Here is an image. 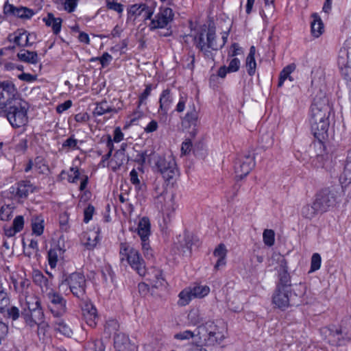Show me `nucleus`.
<instances>
[{
	"label": "nucleus",
	"mask_w": 351,
	"mask_h": 351,
	"mask_svg": "<svg viewBox=\"0 0 351 351\" xmlns=\"http://www.w3.org/2000/svg\"><path fill=\"white\" fill-rule=\"evenodd\" d=\"M318 140L317 142L313 143L315 154L311 156V164L316 168L324 167L325 162L328 158L322 139Z\"/></svg>",
	"instance_id": "22"
},
{
	"label": "nucleus",
	"mask_w": 351,
	"mask_h": 351,
	"mask_svg": "<svg viewBox=\"0 0 351 351\" xmlns=\"http://www.w3.org/2000/svg\"><path fill=\"white\" fill-rule=\"evenodd\" d=\"M58 288L65 295L72 294L74 298L80 301H84L86 298L87 282L82 272L74 271L64 274L58 284Z\"/></svg>",
	"instance_id": "2"
},
{
	"label": "nucleus",
	"mask_w": 351,
	"mask_h": 351,
	"mask_svg": "<svg viewBox=\"0 0 351 351\" xmlns=\"http://www.w3.org/2000/svg\"><path fill=\"white\" fill-rule=\"evenodd\" d=\"M43 21L47 27L51 28L54 35L57 36L60 33L63 23L62 18L56 17L52 12H48L43 19Z\"/></svg>",
	"instance_id": "29"
},
{
	"label": "nucleus",
	"mask_w": 351,
	"mask_h": 351,
	"mask_svg": "<svg viewBox=\"0 0 351 351\" xmlns=\"http://www.w3.org/2000/svg\"><path fill=\"white\" fill-rule=\"evenodd\" d=\"M106 6L108 10L114 11L117 12L119 17L123 15L124 10V5L117 2L115 0H106Z\"/></svg>",
	"instance_id": "49"
},
{
	"label": "nucleus",
	"mask_w": 351,
	"mask_h": 351,
	"mask_svg": "<svg viewBox=\"0 0 351 351\" xmlns=\"http://www.w3.org/2000/svg\"><path fill=\"white\" fill-rule=\"evenodd\" d=\"M114 111V109L109 106L106 101H103L96 104L93 113L95 117H99Z\"/></svg>",
	"instance_id": "43"
},
{
	"label": "nucleus",
	"mask_w": 351,
	"mask_h": 351,
	"mask_svg": "<svg viewBox=\"0 0 351 351\" xmlns=\"http://www.w3.org/2000/svg\"><path fill=\"white\" fill-rule=\"evenodd\" d=\"M145 88L144 90L138 95L137 104L138 107L141 108L142 105L146 104V101L149 96H150L152 90L153 89V85L152 84H145Z\"/></svg>",
	"instance_id": "50"
},
{
	"label": "nucleus",
	"mask_w": 351,
	"mask_h": 351,
	"mask_svg": "<svg viewBox=\"0 0 351 351\" xmlns=\"http://www.w3.org/2000/svg\"><path fill=\"white\" fill-rule=\"evenodd\" d=\"M173 98L171 90L169 88L164 89L159 97L158 113L166 115L173 103Z\"/></svg>",
	"instance_id": "28"
},
{
	"label": "nucleus",
	"mask_w": 351,
	"mask_h": 351,
	"mask_svg": "<svg viewBox=\"0 0 351 351\" xmlns=\"http://www.w3.org/2000/svg\"><path fill=\"white\" fill-rule=\"evenodd\" d=\"M3 112L8 122L14 128H19L28 123L27 109L21 103L4 107Z\"/></svg>",
	"instance_id": "8"
},
{
	"label": "nucleus",
	"mask_w": 351,
	"mask_h": 351,
	"mask_svg": "<svg viewBox=\"0 0 351 351\" xmlns=\"http://www.w3.org/2000/svg\"><path fill=\"white\" fill-rule=\"evenodd\" d=\"M95 212V207L92 204H88L84 210L83 221L85 223H88L90 220H92Z\"/></svg>",
	"instance_id": "64"
},
{
	"label": "nucleus",
	"mask_w": 351,
	"mask_h": 351,
	"mask_svg": "<svg viewBox=\"0 0 351 351\" xmlns=\"http://www.w3.org/2000/svg\"><path fill=\"white\" fill-rule=\"evenodd\" d=\"M179 300L178 304L180 306H185L188 305L191 301L195 298L193 297V293L191 290V287H187L182 289L178 294Z\"/></svg>",
	"instance_id": "37"
},
{
	"label": "nucleus",
	"mask_w": 351,
	"mask_h": 351,
	"mask_svg": "<svg viewBox=\"0 0 351 351\" xmlns=\"http://www.w3.org/2000/svg\"><path fill=\"white\" fill-rule=\"evenodd\" d=\"M191 290L193 293V297L195 298H202L206 296L210 293V287L207 285H202L200 284H195L191 287Z\"/></svg>",
	"instance_id": "46"
},
{
	"label": "nucleus",
	"mask_w": 351,
	"mask_h": 351,
	"mask_svg": "<svg viewBox=\"0 0 351 351\" xmlns=\"http://www.w3.org/2000/svg\"><path fill=\"white\" fill-rule=\"evenodd\" d=\"M119 256L121 262L123 264L126 263L139 276H145V262L138 250L131 247L127 243H121Z\"/></svg>",
	"instance_id": "3"
},
{
	"label": "nucleus",
	"mask_w": 351,
	"mask_h": 351,
	"mask_svg": "<svg viewBox=\"0 0 351 351\" xmlns=\"http://www.w3.org/2000/svg\"><path fill=\"white\" fill-rule=\"evenodd\" d=\"M342 176L346 181L351 182V149L348 152Z\"/></svg>",
	"instance_id": "52"
},
{
	"label": "nucleus",
	"mask_w": 351,
	"mask_h": 351,
	"mask_svg": "<svg viewBox=\"0 0 351 351\" xmlns=\"http://www.w3.org/2000/svg\"><path fill=\"white\" fill-rule=\"evenodd\" d=\"M34 170L38 174H47L49 171V165L45 158L38 156L34 158Z\"/></svg>",
	"instance_id": "39"
},
{
	"label": "nucleus",
	"mask_w": 351,
	"mask_h": 351,
	"mask_svg": "<svg viewBox=\"0 0 351 351\" xmlns=\"http://www.w3.org/2000/svg\"><path fill=\"white\" fill-rule=\"evenodd\" d=\"M46 298L47 308L54 317H60L66 313L67 300L60 292L51 289L46 293Z\"/></svg>",
	"instance_id": "12"
},
{
	"label": "nucleus",
	"mask_w": 351,
	"mask_h": 351,
	"mask_svg": "<svg viewBox=\"0 0 351 351\" xmlns=\"http://www.w3.org/2000/svg\"><path fill=\"white\" fill-rule=\"evenodd\" d=\"M26 307L21 311V316L30 328L40 326L45 322V314L41 302L37 297L26 300Z\"/></svg>",
	"instance_id": "5"
},
{
	"label": "nucleus",
	"mask_w": 351,
	"mask_h": 351,
	"mask_svg": "<svg viewBox=\"0 0 351 351\" xmlns=\"http://www.w3.org/2000/svg\"><path fill=\"white\" fill-rule=\"evenodd\" d=\"M144 116V112L141 110V108L138 107V104L136 103V108L133 112L128 116L130 119L129 124L130 125H135L137 121H138L141 119H142Z\"/></svg>",
	"instance_id": "53"
},
{
	"label": "nucleus",
	"mask_w": 351,
	"mask_h": 351,
	"mask_svg": "<svg viewBox=\"0 0 351 351\" xmlns=\"http://www.w3.org/2000/svg\"><path fill=\"white\" fill-rule=\"evenodd\" d=\"M311 16L313 18L311 23V34L314 37L318 38L323 32L324 24L317 13H313Z\"/></svg>",
	"instance_id": "36"
},
{
	"label": "nucleus",
	"mask_w": 351,
	"mask_h": 351,
	"mask_svg": "<svg viewBox=\"0 0 351 351\" xmlns=\"http://www.w3.org/2000/svg\"><path fill=\"white\" fill-rule=\"evenodd\" d=\"M338 58L342 65L351 60V38L346 40L343 46L340 49Z\"/></svg>",
	"instance_id": "35"
},
{
	"label": "nucleus",
	"mask_w": 351,
	"mask_h": 351,
	"mask_svg": "<svg viewBox=\"0 0 351 351\" xmlns=\"http://www.w3.org/2000/svg\"><path fill=\"white\" fill-rule=\"evenodd\" d=\"M188 320L193 326H198V334L207 336L209 339L216 335L217 326L213 322H207L205 324L199 326L202 322V317L198 309H192L188 314Z\"/></svg>",
	"instance_id": "14"
},
{
	"label": "nucleus",
	"mask_w": 351,
	"mask_h": 351,
	"mask_svg": "<svg viewBox=\"0 0 351 351\" xmlns=\"http://www.w3.org/2000/svg\"><path fill=\"white\" fill-rule=\"evenodd\" d=\"M77 143V139L74 138V135H71V136H69L65 141H63L62 147L64 149L69 148L72 150H75L79 149Z\"/></svg>",
	"instance_id": "60"
},
{
	"label": "nucleus",
	"mask_w": 351,
	"mask_h": 351,
	"mask_svg": "<svg viewBox=\"0 0 351 351\" xmlns=\"http://www.w3.org/2000/svg\"><path fill=\"white\" fill-rule=\"evenodd\" d=\"M31 34L23 29H17L13 35L10 34L8 39L13 42L15 45L20 47H31L33 42L29 41Z\"/></svg>",
	"instance_id": "24"
},
{
	"label": "nucleus",
	"mask_w": 351,
	"mask_h": 351,
	"mask_svg": "<svg viewBox=\"0 0 351 351\" xmlns=\"http://www.w3.org/2000/svg\"><path fill=\"white\" fill-rule=\"evenodd\" d=\"M275 12V6L274 3L265 2V5L261 11L263 18L267 19L271 17Z\"/></svg>",
	"instance_id": "54"
},
{
	"label": "nucleus",
	"mask_w": 351,
	"mask_h": 351,
	"mask_svg": "<svg viewBox=\"0 0 351 351\" xmlns=\"http://www.w3.org/2000/svg\"><path fill=\"white\" fill-rule=\"evenodd\" d=\"M149 237L141 238L142 250L146 258L153 257V250L152 249L149 243Z\"/></svg>",
	"instance_id": "51"
},
{
	"label": "nucleus",
	"mask_w": 351,
	"mask_h": 351,
	"mask_svg": "<svg viewBox=\"0 0 351 351\" xmlns=\"http://www.w3.org/2000/svg\"><path fill=\"white\" fill-rule=\"evenodd\" d=\"M35 14L34 10L27 7L19 6L15 14V16L23 20H29Z\"/></svg>",
	"instance_id": "47"
},
{
	"label": "nucleus",
	"mask_w": 351,
	"mask_h": 351,
	"mask_svg": "<svg viewBox=\"0 0 351 351\" xmlns=\"http://www.w3.org/2000/svg\"><path fill=\"white\" fill-rule=\"evenodd\" d=\"M331 107L325 97H315L311 108L310 123L312 132L317 139L324 138L329 128Z\"/></svg>",
	"instance_id": "1"
},
{
	"label": "nucleus",
	"mask_w": 351,
	"mask_h": 351,
	"mask_svg": "<svg viewBox=\"0 0 351 351\" xmlns=\"http://www.w3.org/2000/svg\"><path fill=\"white\" fill-rule=\"evenodd\" d=\"M255 165L254 157L251 154L241 156L234 164L236 178L243 179L250 173Z\"/></svg>",
	"instance_id": "18"
},
{
	"label": "nucleus",
	"mask_w": 351,
	"mask_h": 351,
	"mask_svg": "<svg viewBox=\"0 0 351 351\" xmlns=\"http://www.w3.org/2000/svg\"><path fill=\"white\" fill-rule=\"evenodd\" d=\"M47 274L49 275V278L46 277L43 273L38 269L34 270L32 274L34 283L38 286L43 292H45L46 293L51 289H53L52 288L53 276L48 271Z\"/></svg>",
	"instance_id": "21"
},
{
	"label": "nucleus",
	"mask_w": 351,
	"mask_h": 351,
	"mask_svg": "<svg viewBox=\"0 0 351 351\" xmlns=\"http://www.w3.org/2000/svg\"><path fill=\"white\" fill-rule=\"evenodd\" d=\"M295 69V65L294 64H290L285 66L280 72L279 76V81L278 84V87H281L285 80L289 79V80L292 81L293 79L290 76V74Z\"/></svg>",
	"instance_id": "44"
},
{
	"label": "nucleus",
	"mask_w": 351,
	"mask_h": 351,
	"mask_svg": "<svg viewBox=\"0 0 351 351\" xmlns=\"http://www.w3.org/2000/svg\"><path fill=\"white\" fill-rule=\"evenodd\" d=\"M337 63L341 70L342 75L348 80H351V60L348 63L342 65L340 62V58H338Z\"/></svg>",
	"instance_id": "58"
},
{
	"label": "nucleus",
	"mask_w": 351,
	"mask_h": 351,
	"mask_svg": "<svg viewBox=\"0 0 351 351\" xmlns=\"http://www.w3.org/2000/svg\"><path fill=\"white\" fill-rule=\"evenodd\" d=\"M64 174L67 175V181L69 183L76 184L80 180L79 191L83 192L86 190L89 182V178L86 174H81L80 168L77 166H71L69 171L62 170L60 175V180L64 179L62 176Z\"/></svg>",
	"instance_id": "17"
},
{
	"label": "nucleus",
	"mask_w": 351,
	"mask_h": 351,
	"mask_svg": "<svg viewBox=\"0 0 351 351\" xmlns=\"http://www.w3.org/2000/svg\"><path fill=\"white\" fill-rule=\"evenodd\" d=\"M315 202L321 213L326 212L337 202V193L332 188H325L316 194Z\"/></svg>",
	"instance_id": "16"
},
{
	"label": "nucleus",
	"mask_w": 351,
	"mask_h": 351,
	"mask_svg": "<svg viewBox=\"0 0 351 351\" xmlns=\"http://www.w3.org/2000/svg\"><path fill=\"white\" fill-rule=\"evenodd\" d=\"M157 190L156 188V195H154L155 204L162 213L164 220L170 221L176 208L174 195H169L167 190L163 187L159 192Z\"/></svg>",
	"instance_id": "7"
},
{
	"label": "nucleus",
	"mask_w": 351,
	"mask_h": 351,
	"mask_svg": "<svg viewBox=\"0 0 351 351\" xmlns=\"http://www.w3.org/2000/svg\"><path fill=\"white\" fill-rule=\"evenodd\" d=\"M201 242L196 235L185 233L183 241H180V247L184 254L191 255L193 250L198 248Z\"/></svg>",
	"instance_id": "23"
},
{
	"label": "nucleus",
	"mask_w": 351,
	"mask_h": 351,
	"mask_svg": "<svg viewBox=\"0 0 351 351\" xmlns=\"http://www.w3.org/2000/svg\"><path fill=\"white\" fill-rule=\"evenodd\" d=\"M193 42L195 47L204 52L205 56L213 58L212 51H217L214 28L206 25L200 27L195 33Z\"/></svg>",
	"instance_id": "4"
},
{
	"label": "nucleus",
	"mask_w": 351,
	"mask_h": 351,
	"mask_svg": "<svg viewBox=\"0 0 351 351\" xmlns=\"http://www.w3.org/2000/svg\"><path fill=\"white\" fill-rule=\"evenodd\" d=\"M86 351H104L105 346L101 339L88 341L85 346Z\"/></svg>",
	"instance_id": "48"
},
{
	"label": "nucleus",
	"mask_w": 351,
	"mask_h": 351,
	"mask_svg": "<svg viewBox=\"0 0 351 351\" xmlns=\"http://www.w3.org/2000/svg\"><path fill=\"white\" fill-rule=\"evenodd\" d=\"M188 95L186 94L182 93L180 94L179 96L178 102L176 106L175 110L178 112L181 113L183 112L186 108V104L188 101Z\"/></svg>",
	"instance_id": "62"
},
{
	"label": "nucleus",
	"mask_w": 351,
	"mask_h": 351,
	"mask_svg": "<svg viewBox=\"0 0 351 351\" xmlns=\"http://www.w3.org/2000/svg\"><path fill=\"white\" fill-rule=\"evenodd\" d=\"M128 341V337L124 334H117L114 337V346L118 350H121V346L126 343Z\"/></svg>",
	"instance_id": "57"
},
{
	"label": "nucleus",
	"mask_w": 351,
	"mask_h": 351,
	"mask_svg": "<svg viewBox=\"0 0 351 351\" xmlns=\"http://www.w3.org/2000/svg\"><path fill=\"white\" fill-rule=\"evenodd\" d=\"M62 254V249L56 245L51 247L47 252V261L51 269H55L57 266L58 258Z\"/></svg>",
	"instance_id": "34"
},
{
	"label": "nucleus",
	"mask_w": 351,
	"mask_h": 351,
	"mask_svg": "<svg viewBox=\"0 0 351 351\" xmlns=\"http://www.w3.org/2000/svg\"><path fill=\"white\" fill-rule=\"evenodd\" d=\"M12 282L16 293L27 300L29 294L30 280L25 276H17L16 278H12Z\"/></svg>",
	"instance_id": "25"
},
{
	"label": "nucleus",
	"mask_w": 351,
	"mask_h": 351,
	"mask_svg": "<svg viewBox=\"0 0 351 351\" xmlns=\"http://www.w3.org/2000/svg\"><path fill=\"white\" fill-rule=\"evenodd\" d=\"M147 280L149 281L150 285L154 288H159L165 286L166 283L164 277L163 271L157 267L152 268L151 272H149Z\"/></svg>",
	"instance_id": "30"
},
{
	"label": "nucleus",
	"mask_w": 351,
	"mask_h": 351,
	"mask_svg": "<svg viewBox=\"0 0 351 351\" xmlns=\"http://www.w3.org/2000/svg\"><path fill=\"white\" fill-rule=\"evenodd\" d=\"M174 18V13L171 8L167 6H160L158 12L152 17L147 27L149 30L153 32L157 29L165 28Z\"/></svg>",
	"instance_id": "13"
},
{
	"label": "nucleus",
	"mask_w": 351,
	"mask_h": 351,
	"mask_svg": "<svg viewBox=\"0 0 351 351\" xmlns=\"http://www.w3.org/2000/svg\"><path fill=\"white\" fill-rule=\"evenodd\" d=\"M209 84L213 90H217L219 87V69L213 70V73L210 76Z\"/></svg>",
	"instance_id": "56"
},
{
	"label": "nucleus",
	"mask_w": 351,
	"mask_h": 351,
	"mask_svg": "<svg viewBox=\"0 0 351 351\" xmlns=\"http://www.w3.org/2000/svg\"><path fill=\"white\" fill-rule=\"evenodd\" d=\"M318 213H321V210L317 206L315 201H314L312 204L304 206L301 210L302 215L309 219L315 217Z\"/></svg>",
	"instance_id": "41"
},
{
	"label": "nucleus",
	"mask_w": 351,
	"mask_h": 351,
	"mask_svg": "<svg viewBox=\"0 0 351 351\" xmlns=\"http://www.w3.org/2000/svg\"><path fill=\"white\" fill-rule=\"evenodd\" d=\"M36 186L30 180H24L16 182L10 186L12 197L19 203H23L29 194L35 192Z\"/></svg>",
	"instance_id": "15"
},
{
	"label": "nucleus",
	"mask_w": 351,
	"mask_h": 351,
	"mask_svg": "<svg viewBox=\"0 0 351 351\" xmlns=\"http://www.w3.org/2000/svg\"><path fill=\"white\" fill-rule=\"evenodd\" d=\"M80 0H64L62 3L63 10L67 13L74 12L78 5Z\"/></svg>",
	"instance_id": "59"
},
{
	"label": "nucleus",
	"mask_w": 351,
	"mask_h": 351,
	"mask_svg": "<svg viewBox=\"0 0 351 351\" xmlns=\"http://www.w3.org/2000/svg\"><path fill=\"white\" fill-rule=\"evenodd\" d=\"M24 225H25L24 217L23 215H17L14 219V220L12 221V226L18 232H20L23 230Z\"/></svg>",
	"instance_id": "63"
},
{
	"label": "nucleus",
	"mask_w": 351,
	"mask_h": 351,
	"mask_svg": "<svg viewBox=\"0 0 351 351\" xmlns=\"http://www.w3.org/2000/svg\"><path fill=\"white\" fill-rule=\"evenodd\" d=\"M17 94V88L11 80L0 81V106L10 105Z\"/></svg>",
	"instance_id": "19"
},
{
	"label": "nucleus",
	"mask_w": 351,
	"mask_h": 351,
	"mask_svg": "<svg viewBox=\"0 0 351 351\" xmlns=\"http://www.w3.org/2000/svg\"><path fill=\"white\" fill-rule=\"evenodd\" d=\"M137 233L140 238L149 237L151 234V223L148 217H143L139 220Z\"/></svg>",
	"instance_id": "33"
},
{
	"label": "nucleus",
	"mask_w": 351,
	"mask_h": 351,
	"mask_svg": "<svg viewBox=\"0 0 351 351\" xmlns=\"http://www.w3.org/2000/svg\"><path fill=\"white\" fill-rule=\"evenodd\" d=\"M255 53L256 49L254 46H252L250 49V52L246 58L245 60V66L247 68V71L248 74L250 76L254 75L256 68V63L255 61Z\"/></svg>",
	"instance_id": "38"
},
{
	"label": "nucleus",
	"mask_w": 351,
	"mask_h": 351,
	"mask_svg": "<svg viewBox=\"0 0 351 351\" xmlns=\"http://www.w3.org/2000/svg\"><path fill=\"white\" fill-rule=\"evenodd\" d=\"M45 227V219L42 215L32 216L31 219L32 234L40 237L43 234Z\"/></svg>",
	"instance_id": "31"
},
{
	"label": "nucleus",
	"mask_w": 351,
	"mask_h": 351,
	"mask_svg": "<svg viewBox=\"0 0 351 351\" xmlns=\"http://www.w3.org/2000/svg\"><path fill=\"white\" fill-rule=\"evenodd\" d=\"M2 315L5 319L14 322L20 317L21 312L17 306H10L5 308V313Z\"/></svg>",
	"instance_id": "45"
},
{
	"label": "nucleus",
	"mask_w": 351,
	"mask_h": 351,
	"mask_svg": "<svg viewBox=\"0 0 351 351\" xmlns=\"http://www.w3.org/2000/svg\"><path fill=\"white\" fill-rule=\"evenodd\" d=\"M83 318L88 326L95 328L98 321L96 307L92 303H86L82 308Z\"/></svg>",
	"instance_id": "27"
},
{
	"label": "nucleus",
	"mask_w": 351,
	"mask_h": 351,
	"mask_svg": "<svg viewBox=\"0 0 351 351\" xmlns=\"http://www.w3.org/2000/svg\"><path fill=\"white\" fill-rule=\"evenodd\" d=\"M101 230L99 226H95L93 230L84 232L81 238L82 244L88 250H94L101 240Z\"/></svg>",
	"instance_id": "20"
},
{
	"label": "nucleus",
	"mask_w": 351,
	"mask_h": 351,
	"mask_svg": "<svg viewBox=\"0 0 351 351\" xmlns=\"http://www.w3.org/2000/svg\"><path fill=\"white\" fill-rule=\"evenodd\" d=\"M272 302L276 307L284 310L289 306H299L302 301L300 297L291 293V289L276 287Z\"/></svg>",
	"instance_id": "10"
},
{
	"label": "nucleus",
	"mask_w": 351,
	"mask_h": 351,
	"mask_svg": "<svg viewBox=\"0 0 351 351\" xmlns=\"http://www.w3.org/2000/svg\"><path fill=\"white\" fill-rule=\"evenodd\" d=\"M280 265L278 269L279 283L277 287L283 288L286 289H291V277L287 271V261L284 257H281L279 261Z\"/></svg>",
	"instance_id": "26"
},
{
	"label": "nucleus",
	"mask_w": 351,
	"mask_h": 351,
	"mask_svg": "<svg viewBox=\"0 0 351 351\" xmlns=\"http://www.w3.org/2000/svg\"><path fill=\"white\" fill-rule=\"evenodd\" d=\"M154 5H149L146 3H139L130 4L126 8L127 18L126 22L134 23L138 18L141 17L143 21L146 23L148 19H151L155 12Z\"/></svg>",
	"instance_id": "9"
},
{
	"label": "nucleus",
	"mask_w": 351,
	"mask_h": 351,
	"mask_svg": "<svg viewBox=\"0 0 351 351\" xmlns=\"http://www.w3.org/2000/svg\"><path fill=\"white\" fill-rule=\"evenodd\" d=\"M9 303L10 298L7 292L3 289L0 290V313H5V308L7 307Z\"/></svg>",
	"instance_id": "61"
},
{
	"label": "nucleus",
	"mask_w": 351,
	"mask_h": 351,
	"mask_svg": "<svg viewBox=\"0 0 351 351\" xmlns=\"http://www.w3.org/2000/svg\"><path fill=\"white\" fill-rule=\"evenodd\" d=\"M156 167L167 185L173 186L180 176L175 159L159 156L156 162Z\"/></svg>",
	"instance_id": "6"
},
{
	"label": "nucleus",
	"mask_w": 351,
	"mask_h": 351,
	"mask_svg": "<svg viewBox=\"0 0 351 351\" xmlns=\"http://www.w3.org/2000/svg\"><path fill=\"white\" fill-rule=\"evenodd\" d=\"M180 119L182 128L188 130L191 136L194 137L199 123V109L193 101L189 104L186 114Z\"/></svg>",
	"instance_id": "11"
},
{
	"label": "nucleus",
	"mask_w": 351,
	"mask_h": 351,
	"mask_svg": "<svg viewBox=\"0 0 351 351\" xmlns=\"http://www.w3.org/2000/svg\"><path fill=\"white\" fill-rule=\"evenodd\" d=\"M264 243L271 247L274 244L275 241V233L273 230L266 229L264 230L263 234Z\"/></svg>",
	"instance_id": "55"
},
{
	"label": "nucleus",
	"mask_w": 351,
	"mask_h": 351,
	"mask_svg": "<svg viewBox=\"0 0 351 351\" xmlns=\"http://www.w3.org/2000/svg\"><path fill=\"white\" fill-rule=\"evenodd\" d=\"M240 64V60L237 58H233L231 59L228 66H221V78L225 77L228 73H234L239 71Z\"/></svg>",
	"instance_id": "42"
},
{
	"label": "nucleus",
	"mask_w": 351,
	"mask_h": 351,
	"mask_svg": "<svg viewBox=\"0 0 351 351\" xmlns=\"http://www.w3.org/2000/svg\"><path fill=\"white\" fill-rule=\"evenodd\" d=\"M17 58L23 62L36 64L38 62V55L36 51L21 49L16 54Z\"/></svg>",
	"instance_id": "32"
},
{
	"label": "nucleus",
	"mask_w": 351,
	"mask_h": 351,
	"mask_svg": "<svg viewBox=\"0 0 351 351\" xmlns=\"http://www.w3.org/2000/svg\"><path fill=\"white\" fill-rule=\"evenodd\" d=\"M54 330L63 335L65 337H71L73 334V331L70 326L63 320L58 319L53 323Z\"/></svg>",
	"instance_id": "40"
}]
</instances>
